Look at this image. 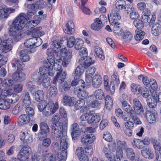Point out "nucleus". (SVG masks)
<instances>
[{
    "label": "nucleus",
    "instance_id": "nucleus-1",
    "mask_svg": "<svg viewBox=\"0 0 161 161\" xmlns=\"http://www.w3.org/2000/svg\"><path fill=\"white\" fill-rule=\"evenodd\" d=\"M68 139L66 136H62L60 140V149L61 152L57 154L55 158L53 154L47 153L43 156L42 161H65L67 155Z\"/></svg>",
    "mask_w": 161,
    "mask_h": 161
},
{
    "label": "nucleus",
    "instance_id": "nucleus-2",
    "mask_svg": "<svg viewBox=\"0 0 161 161\" xmlns=\"http://www.w3.org/2000/svg\"><path fill=\"white\" fill-rule=\"evenodd\" d=\"M32 79L36 81L38 84H42L44 88H47L50 85V79L47 75H41L38 72L33 73L31 76Z\"/></svg>",
    "mask_w": 161,
    "mask_h": 161
},
{
    "label": "nucleus",
    "instance_id": "nucleus-3",
    "mask_svg": "<svg viewBox=\"0 0 161 161\" xmlns=\"http://www.w3.org/2000/svg\"><path fill=\"white\" fill-rule=\"evenodd\" d=\"M26 14L24 13H20L14 19L12 25L11 27H14L16 29H21L25 26L26 28L30 29L29 26H27V19L25 17Z\"/></svg>",
    "mask_w": 161,
    "mask_h": 161
},
{
    "label": "nucleus",
    "instance_id": "nucleus-4",
    "mask_svg": "<svg viewBox=\"0 0 161 161\" xmlns=\"http://www.w3.org/2000/svg\"><path fill=\"white\" fill-rule=\"evenodd\" d=\"M42 43V40L40 37H32L27 40L24 43L25 46L30 48L39 46Z\"/></svg>",
    "mask_w": 161,
    "mask_h": 161
},
{
    "label": "nucleus",
    "instance_id": "nucleus-5",
    "mask_svg": "<svg viewBox=\"0 0 161 161\" xmlns=\"http://www.w3.org/2000/svg\"><path fill=\"white\" fill-rule=\"evenodd\" d=\"M133 108L135 111V116H137V114L142 115L144 113V109L142 105L138 99L135 98L133 101Z\"/></svg>",
    "mask_w": 161,
    "mask_h": 161
},
{
    "label": "nucleus",
    "instance_id": "nucleus-6",
    "mask_svg": "<svg viewBox=\"0 0 161 161\" xmlns=\"http://www.w3.org/2000/svg\"><path fill=\"white\" fill-rule=\"evenodd\" d=\"M144 116L150 124H153L156 122L157 117V114L156 112L147 110Z\"/></svg>",
    "mask_w": 161,
    "mask_h": 161
},
{
    "label": "nucleus",
    "instance_id": "nucleus-7",
    "mask_svg": "<svg viewBox=\"0 0 161 161\" xmlns=\"http://www.w3.org/2000/svg\"><path fill=\"white\" fill-rule=\"evenodd\" d=\"M125 111L129 114L134 121V123L136 125L142 124V122L137 116H135V111L132 109L131 106L129 105L128 106L123 108Z\"/></svg>",
    "mask_w": 161,
    "mask_h": 161
},
{
    "label": "nucleus",
    "instance_id": "nucleus-8",
    "mask_svg": "<svg viewBox=\"0 0 161 161\" xmlns=\"http://www.w3.org/2000/svg\"><path fill=\"white\" fill-rule=\"evenodd\" d=\"M59 114L63 118L65 119L64 122H63L62 127V130L63 131H65L67 129L68 119L67 118V114L65 109L63 107H61L59 109Z\"/></svg>",
    "mask_w": 161,
    "mask_h": 161
},
{
    "label": "nucleus",
    "instance_id": "nucleus-9",
    "mask_svg": "<svg viewBox=\"0 0 161 161\" xmlns=\"http://www.w3.org/2000/svg\"><path fill=\"white\" fill-rule=\"evenodd\" d=\"M95 139V136L92 134H85L81 136V141L83 144L88 145L93 143Z\"/></svg>",
    "mask_w": 161,
    "mask_h": 161
},
{
    "label": "nucleus",
    "instance_id": "nucleus-10",
    "mask_svg": "<svg viewBox=\"0 0 161 161\" xmlns=\"http://www.w3.org/2000/svg\"><path fill=\"white\" fill-rule=\"evenodd\" d=\"M20 29H16L14 27H10L9 31V34L12 36L15 40L19 41L21 37L22 33L19 30Z\"/></svg>",
    "mask_w": 161,
    "mask_h": 161
},
{
    "label": "nucleus",
    "instance_id": "nucleus-11",
    "mask_svg": "<svg viewBox=\"0 0 161 161\" xmlns=\"http://www.w3.org/2000/svg\"><path fill=\"white\" fill-rule=\"evenodd\" d=\"M96 69L94 67L88 68L86 70V81L88 85L90 84L92 78V76L94 74Z\"/></svg>",
    "mask_w": 161,
    "mask_h": 161
},
{
    "label": "nucleus",
    "instance_id": "nucleus-12",
    "mask_svg": "<svg viewBox=\"0 0 161 161\" xmlns=\"http://www.w3.org/2000/svg\"><path fill=\"white\" fill-rule=\"evenodd\" d=\"M152 98L150 97L147 99V105L151 108H154L157 105L158 103L157 94L155 91L152 94Z\"/></svg>",
    "mask_w": 161,
    "mask_h": 161
},
{
    "label": "nucleus",
    "instance_id": "nucleus-13",
    "mask_svg": "<svg viewBox=\"0 0 161 161\" xmlns=\"http://www.w3.org/2000/svg\"><path fill=\"white\" fill-rule=\"evenodd\" d=\"M92 85L95 88H99L102 85L103 82L101 76L99 74H96L92 79Z\"/></svg>",
    "mask_w": 161,
    "mask_h": 161
},
{
    "label": "nucleus",
    "instance_id": "nucleus-14",
    "mask_svg": "<svg viewBox=\"0 0 161 161\" xmlns=\"http://www.w3.org/2000/svg\"><path fill=\"white\" fill-rule=\"evenodd\" d=\"M66 72L64 71L57 72V75L53 80V83L55 84L57 82L61 83L64 82V80L66 78Z\"/></svg>",
    "mask_w": 161,
    "mask_h": 161
},
{
    "label": "nucleus",
    "instance_id": "nucleus-15",
    "mask_svg": "<svg viewBox=\"0 0 161 161\" xmlns=\"http://www.w3.org/2000/svg\"><path fill=\"white\" fill-rule=\"evenodd\" d=\"M75 154L78 156L80 161H89V158L87 155L84 154L82 147H78L76 150Z\"/></svg>",
    "mask_w": 161,
    "mask_h": 161
},
{
    "label": "nucleus",
    "instance_id": "nucleus-16",
    "mask_svg": "<svg viewBox=\"0 0 161 161\" xmlns=\"http://www.w3.org/2000/svg\"><path fill=\"white\" fill-rule=\"evenodd\" d=\"M119 10L116 9H112L110 14V16L111 19V25L117 24V21L121 18V16L119 13Z\"/></svg>",
    "mask_w": 161,
    "mask_h": 161
},
{
    "label": "nucleus",
    "instance_id": "nucleus-17",
    "mask_svg": "<svg viewBox=\"0 0 161 161\" xmlns=\"http://www.w3.org/2000/svg\"><path fill=\"white\" fill-rule=\"evenodd\" d=\"M61 127L53 126L52 129V136L56 140H58L59 138L62 135L61 132Z\"/></svg>",
    "mask_w": 161,
    "mask_h": 161
},
{
    "label": "nucleus",
    "instance_id": "nucleus-18",
    "mask_svg": "<svg viewBox=\"0 0 161 161\" xmlns=\"http://www.w3.org/2000/svg\"><path fill=\"white\" fill-rule=\"evenodd\" d=\"M86 59L85 58H80L79 60V62L81 66L83 68H86L88 67L89 66L92 64H94L95 62L94 61H92L91 57L86 56Z\"/></svg>",
    "mask_w": 161,
    "mask_h": 161
},
{
    "label": "nucleus",
    "instance_id": "nucleus-19",
    "mask_svg": "<svg viewBox=\"0 0 161 161\" xmlns=\"http://www.w3.org/2000/svg\"><path fill=\"white\" fill-rule=\"evenodd\" d=\"M31 152V149L28 146H25L20 150L18 157L21 158H27Z\"/></svg>",
    "mask_w": 161,
    "mask_h": 161
},
{
    "label": "nucleus",
    "instance_id": "nucleus-20",
    "mask_svg": "<svg viewBox=\"0 0 161 161\" xmlns=\"http://www.w3.org/2000/svg\"><path fill=\"white\" fill-rule=\"evenodd\" d=\"M30 53L31 51L28 49L22 50L19 53L20 58L24 62L29 61L30 58L28 54Z\"/></svg>",
    "mask_w": 161,
    "mask_h": 161
},
{
    "label": "nucleus",
    "instance_id": "nucleus-21",
    "mask_svg": "<svg viewBox=\"0 0 161 161\" xmlns=\"http://www.w3.org/2000/svg\"><path fill=\"white\" fill-rule=\"evenodd\" d=\"M75 101V99L74 97H71L67 95H64L62 101L64 104L68 105L69 106H73Z\"/></svg>",
    "mask_w": 161,
    "mask_h": 161
},
{
    "label": "nucleus",
    "instance_id": "nucleus-22",
    "mask_svg": "<svg viewBox=\"0 0 161 161\" xmlns=\"http://www.w3.org/2000/svg\"><path fill=\"white\" fill-rule=\"evenodd\" d=\"M12 78L16 81H23L25 79V75L21 71L16 70L12 75Z\"/></svg>",
    "mask_w": 161,
    "mask_h": 161
},
{
    "label": "nucleus",
    "instance_id": "nucleus-23",
    "mask_svg": "<svg viewBox=\"0 0 161 161\" xmlns=\"http://www.w3.org/2000/svg\"><path fill=\"white\" fill-rule=\"evenodd\" d=\"M73 131L71 133L73 139L76 140L77 139V137L79 136L80 131L79 127L77 123H74L72 125Z\"/></svg>",
    "mask_w": 161,
    "mask_h": 161
},
{
    "label": "nucleus",
    "instance_id": "nucleus-24",
    "mask_svg": "<svg viewBox=\"0 0 161 161\" xmlns=\"http://www.w3.org/2000/svg\"><path fill=\"white\" fill-rule=\"evenodd\" d=\"M75 25L73 22L71 20H69L68 22L66 28L64 29L65 33L69 34H71L74 32Z\"/></svg>",
    "mask_w": 161,
    "mask_h": 161
},
{
    "label": "nucleus",
    "instance_id": "nucleus-25",
    "mask_svg": "<svg viewBox=\"0 0 161 161\" xmlns=\"http://www.w3.org/2000/svg\"><path fill=\"white\" fill-rule=\"evenodd\" d=\"M3 42L0 45V52L4 53H7L10 51L12 48V46L11 45L8 44L5 41Z\"/></svg>",
    "mask_w": 161,
    "mask_h": 161
},
{
    "label": "nucleus",
    "instance_id": "nucleus-26",
    "mask_svg": "<svg viewBox=\"0 0 161 161\" xmlns=\"http://www.w3.org/2000/svg\"><path fill=\"white\" fill-rule=\"evenodd\" d=\"M24 66L23 63L18 59L14 58L13 60V62L12 63V67L16 69L17 70L21 71Z\"/></svg>",
    "mask_w": 161,
    "mask_h": 161
},
{
    "label": "nucleus",
    "instance_id": "nucleus-27",
    "mask_svg": "<svg viewBox=\"0 0 161 161\" xmlns=\"http://www.w3.org/2000/svg\"><path fill=\"white\" fill-rule=\"evenodd\" d=\"M121 36L123 40L126 42H130L133 38V35L131 33L128 31H123Z\"/></svg>",
    "mask_w": 161,
    "mask_h": 161
},
{
    "label": "nucleus",
    "instance_id": "nucleus-28",
    "mask_svg": "<svg viewBox=\"0 0 161 161\" xmlns=\"http://www.w3.org/2000/svg\"><path fill=\"white\" fill-rule=\"evenodd\" d=\"M151 31L154 36H158L161 33V26L158 23L154 24L152 28Z\"/></svg>",
    "mask_w": 161,
    "mask_h": 161
},
{
    "label": "nucleus",
    "instance_id": "nucleus-29",
    "mask_svg": "<svg viewBox=\"0 0 161 161\" xmlns=\"http://www.w3.org/2000/svg\"><path fill=\"white\" fill-rule=\"evenodd\" d=\"M84 68L81 65L78 66L72 74L75 79H79L84 72Z\"/></svg>",
    "mask_w": 161,
    "mask_h": 161
},
{
    "label": "nucleus",
    "instance_id": "nucleus-30",
    "mask_svg": "<svg viewBox=\"0 0 161 161\" xmlns=\"http://www.w3.org/2000/svg\"><path fill=\"white\" fill-rule=\"evenodd\" d=\"M142 155L144 157L149 159H152L153 158L154 154L153 151L150 149L145 148L141 151Z\"/></svg>",
    "mask_w": 161,
    "mask_h": 161
},
{
    "label": "nucleus",
    "instance_id": "nucleus-31",
    "mask_svg": "<svg viewBox=\"0 0 161 161\" xmlns=\"http://www.w3.org/2000/svg\"><path fill=\"white\" fill-rule=\"evenodd\" d=\"M41 20V18L40 16L36 15L33 17V20L29 21L27 24V26H29L30 28H32V26H35L37 25Z\"/></svg>",
    "mask_w": 161,
    "mask_h": 161
},
{
    "label": "nucleus",
    "instance_id": "nucleus-32",
    "mask_svg": "<svg viewBox=\"0 0 161 161\" xmlns=\"http://www.w3.org/2000/svg\"><path fill=\"white\" fill-rule=\"evenodd\" d=\"M101 120V116L98 114L93 115L91 119L87 120V123L89 124H97Z\"/></svg>",
    "mask_w": 161,
    "mask_h": 161
},
{
    "label": "nucleus",
    "instance_id": "nucleus-33",
    "mask_svg": "<svg viewBox=\"0 0 161 161\" xmlns=\"http://www.w3.org/2000/svg\"><path fill=\"white\" fill-rule=\"evenodd\" d=\"M31 135L27 132H21L20 133V138L24 142H29L31 140Z\"/></svg>",
    "mask_w": 161,
    "mask_h": 161
},
{
    "label": "nucleus",
    "instance_id": "nucleus-34",
    "mask_svg": "<svg viewBox=\"0 0 161 161\" xmlns=\"http://www.w3.org/2000/svg\"><path fill=\"white\" fill-rule=\"evenodd\" d=\"M46 53L48 56L47 60L48 63L50 64L54 62V51L52 48H49L47 50Z\"/></svg>",
    "mask_w": 161,
    "mask_h": 161
},
{
    "label": "nucleus",
    "instance_id": "nucleus-35",
    "mask_svg": "<svg viewBox=\"0 0 161 161\" xmlns=\"http://www.w3.org/2000/svg\"><path fill=\"white\" fill-rule=\"evenodd\" d=\"M30 119H31L29 116L27 114H23L19 116L18 120L19 123L22 125L24 123L26 124L28 123Z\"/></svg>",
    "mask_w": 161,
    "mask_h": 161
},
{
    "label": "nucleus",
    "instance_id": "nucleus-36",
    "mask_svg": "<svg viewBox=\"0 0 161 161\" xmlns=\"http://www.w3.org/2000/svg\"><path fill=\"white\" fill-rule=\"evenodd\" d=\"M10 106L9 101L3 98H0V109L7 110Z\"/></svg>",
    "mask_w": 161,
    "mask_h": 161
},
{
    "label": "nucleus",
    "instance_id": "nucleus-37",
    "mask_svg": "<svg viewBox=\"0 0 161 161\" xmlns=\"http://www.w3.org/2000/svg\"><path fill=\"white\" fill-rule=\"evenodd\" d=\"M135 32L136 34L135 35L134 37L136 41H139L144 38L145 34L144 31L140 29H136Z\"/></svg>",
    "mask_w": 161,
    "mask_h": 161
},
{
    "label": "nucleus",
    "instance_id": "nucleus-38",
    "mask_svg": "<svg viewBox=\"0 0 161 161\" xmlns=\"http://www.w3.org/2000/svg\"><path fill=\"white\" fill-rule=\"evenodd\" d=\"M117 145L118 147L116 152L119 155H121L122 153V149L125 147L126 143L125 141H118L117 142Z\"/></svg>",
    "mask_w": 161,
    "mask_h": 161
},
{
    "label": "nucleus",
    "instance_id": "nucleus-39",
    "mask_svg": "<svg viewBox=\"0 0 161 161\" xmlns=\"http://www.w3.org/2000/svg\"><path fill=\"white\" fill-rule=\"evenodd\" d=\"M51 68V64L49 63H47L44 66L39 69L38 72L41 75H47V73L48 69Z\"/></svg>",
    "mask_w": 161,
    "mask_h": 161
},
{
    "label": "nucleus",
    "instance_id": "nucleus-40",
    "mask_svg": "<svg viewBox=\"0 0 161 161\" xmlns=\"http://www.w3.org/2000/svg\"><path fill=\"white\" fill-rule=\"evenodd\" d=\"M94 96L96 99L102 100L105 97L104 93L103 91L101 89H98L95 91Z\"/></svg>",
    "mask_w": 161,
    "mask_h": 161
},
{
    "label": "nucleus",
    "instance_id": "nucleus-41",
    "mask_svg": "<svg viewBox=\"0 0 161 161\" xmlns=\"http://www.w3.org/2000/svg\"><path fill=\"white\" fill-rule=\"evenodd\" d=\"M102 22L98 18L95 19V22L91 26L92 29L94 30H98L102 27Z\"/></svg>",
    "mask_w": 161,
    "mask_h": 161
},
{
    "label": "nucleus",
    "instance_id": "nucleus-42",
    "mask_svg": "<svg viewBox=\"0 0 161 161\" xmlns=\"http://www.w3.org/2000/svg\"><path fill=\"white\" fill-rule=\"evenodd\" d=\"M131 143L134 147H137L139 149H142L144 147L142 140L140 139L135 138Z\"/></svg>",
    "mask_w": 161,
    "mask_h": 161
},
{
    "label": "nucleus",
    "instance_id": "nucleus-43",
    "mask_svg": "<svg viewBox=\"0 0 161 161\" xmlns=\"http://www.w3.org/2000/svg\"><path fill=\"white\" fill-rule=\"evenodd\" d=\"M125 153L128 159L133 160L135 159V154L133 149L131 148H127L125 150Z\"/></svg>",
    "mask_w": 161,
    "mask_h": 161
},
{
    "label": "nucleus",
    "instance_id": "nucleus-44",
    "mask_svg": "<svg viewBox=\"0 0 161 161\" xmlns=\"http://www.w3.org/2000/svg\"><path fill=\"white\" fill-rule=\"evenodd\" d=\"M105 103L106 108L108 110L110 109L112 107L113 101L109 96H106L105 98Z\"/></svg>",
    "mask_w": 161,
    "mask_h": 161
},
{
    "label": "nucleus",
    "instance_id": "nucleus-45",
    "mask_svg": "<svg viewBox=\"0 0 161 161\" xmlns=\"http://www.w3.org/2000/svg\"><path fill=\"white\" fill-rule=\"evenodd\" d=\"M59 90L62 92L64 93L65 91H68L70 89V86L68 84L67 82L65 81L60 83Z\"/></svg>",
    "mask_w": 161,
    "mask_h": 161
},
{
    "label": "nucleus",
    "instance_id": "nucleus-46",
    "mask_svg": "<svg viewBox=\"0 0 161 161\" xmlns=\"http://www.w3.org/2000/svg\"><path fill=\"white\" fill-rule=\"evenodd\" d=\"M95 52L97 56L102 60L104 59L105 57L103 54V52L102 49L98 46L95 47L94 48Z\"/></svg>",
    "mask_w": 161,
    "mask_h": 161
},
{
    "label": "nucleus",
    "instance_id": "nucleus-47",
    "mask_svg": "<svg viewBox=\"0 0 161 161\" xmlns=\"http://www.w3.org/2000/svg\"><path fill=\"white\" fill-rule=\"evenodd\" d=\"M125 5H126V3L125 1L123 0H119L115 3L116 8L115 9L119 11L122 10L124 9Z\"/></svg>",
    "mask_w": 161,
    "mask_h": 161
},
{
    "label": "nucleus",
    "instance_id": "nucleus-48",
    "mask_svg": "<svg viewBox=\"0 0 161 161\" xmlns=\"http://www.w3.org/2000/svg\"><path fill=\"white\" fill-rule=\"evenodd\" d=\"M44 96L43 91L41 90H38L35 92V100L37 101L42 100Z\"/></svg>",
    "mask_w": 161,
    "mask_h": 161
},
{
    "label": "nucleus",
    "instance_id": "nucleus-49",
    "mask_svg": "<svg viewBox=\"0 0 161 161\" xmlns=\"http://www.w3.org/2000/svg\"><path fill=\"white\" fill-rule=\"evenodd\" d=\"M61 54H65L66 55L65 58L71 60V58L72 56V52L71 49H69L68 51L65 48H63L61 50Z\"/></svg>",
    "mask_w": 161,
    "mask_h": 161
},
{
    "label": "nucleus",
    "instance_id": "nucleus-50",
    "mask_svg": "<svg viewBox=\"0 0 161 161\" xmlns=\"http://www.w3.org/2000/svg\"><path fill=\"white\" fill-rule=\"evenodd\" d=\"M133 24L137 29H142L144 27V22L138 18L134 20Z\"/></svg>",
    "mask_w": 161,
    "mask_h": 161
},
{
    "label": "nucleus",
    "instance_id": "nucleus-51",
    "mask_svg": "<svg viewBox=\"0 0 161 161\" xmlns=\"http://www.w3.org/2000/svg\"><path fill=\"white\" fill-rule=\"evenodd\" d=\"M79 79H74L71 83V85L72 86H75L77 85H81V87L84 88L85 87V82L82 80H78Z\"/></svg>",
    "mask_w": 161,
    "mask_h": 161
},
{
    "label": "nucleus",
    "instance_id": "nucleus-52",
    "mask_svg": "<svg viewBox=\"0 0 161 161\" xmlns=\"http://www.w3.org/2000/svg\"><path fill=\"white\" fill-rule=\"evenodd\" d=\"M131 91L135 93H140L142 88L140 85L134 83L132 84L131 85Z\"/></svg>",
    "mask_w": 161,
    "mask_h": 161
},
{
    "label": "nucleus",
    "instance_id": "nucleus-53",
    "mask_svg": "<svg viewBox=\"0 0 161 161\" xmlns=\"http://www.w3.org/2000/svg\"><path fill=\"white\" fill-rule=\"evenodd\" d=\"M83 41L81 39H77L74 46V47L76 50H79L83 47Z\"/></svg>",
    "mask_w": 161,
    "mask_h": 161
},
{
    "label": "nucleus",
    "instance_id": "nucleus-54",
    "mask_svg": "<svg viewBox=\"0 0 161 161\" xmlns=\"http://www.w3.org/2000/svg\"><path fill=\"white\" fill-rule=\"evenodd\" d=\"M40 130L41 131L49 133L50 131V128L47 124L44 122H41L39 125Z\"/></svg>",
    "mask_w": 161,
    "mask_h": 161
},
{
    "label": "nucleus",
    "instance_id": "nucleus-55",
    "mask_svg": "<svg viewBox=\"0 0 161 161\" xmlns=\"http://www.w3.org/2000/svg\"><path fill=\"white\" fill-rule=\"evenodd\" d=\"M7 18L8 17L3 7L2 3H0V19L4 20Z\"/></svg>",
    "mask_w": 161,
    "mask_h": 161
},
{
    "label": "nucleus",
    "instance_id": "nucleus-56",
    "mask_svg": "<svg viewBox=\"0 0 161 161\" xmlns=\"http://www.w3.org/2000/svg\"><path fill=\"white\" fill-rule=\"evenodd\" d=\"M3 7V8L4 10L5 11L6 14H7L8 18L9 15L12 13H14L15 11V9L12 8L7 7L5 5L2 3Z\"/></svg>",
    "mask_w": 161,
    "mask_h": 161
},
{
    "label": "nucleus",
    "instance_id": "nucleus-57",
    "mask_svg": "<svg viewBox=\"0 0 161 161\" xmlns=\"http://www.w3.org/2000/svg\"><path fill=\"white\" fill-rule=\"evenodd\" d=\"M124 9L125 13L127 15H128L135 10L133 5L129 4H127L125 5Z\"/></svg>",
    "mask_w": 161,
    "mask_h": 161
},
{
    "label": "nucleus",
    "instance_id": "nucleus-58",
    "mask_svg": "<svg viewBox=\"0 0 161 161\" xmlns=\"http://www.w3.org/2000/svg\"><path fill=\"white\" fill-rule=\"evenodd\" d=\"M85 101L83 99H80L77 100L75 105V108L76 109H79L83 107L85 104Z\"/></svg>",
    "mask_w": 161,
    "mask_h": 161
},
{
    "label": "nucleus",
    "instance_id": "nucleus-59",
    "mask_svg": "<svg viewBox=\"0 0 161 161\" xmlns=\"http://www.w3.org/2000/svg\"><path fill=\"white\" fill-rule=\"evenodd\" d=\"M22 109V106L20 103H18L13 108L12 113L16 115L19 113Z\"/></svg>",
    "mask_w": 161,
    "mask_h": 161
},
{
    "label": "nucleus",
    "instance_id": "nucleus-60",
    "mask_svg": "<svg viewBox=\"0 0 161 161\" xmlns=\"http://www.w3.org/2000/svg\"><path fill=\"white\" fill-rule=\"evenodd\" d=\"M37 104V108L41 112L44 110L47 104L44 100H41Z\"/></svg>",
    "mask_w": 161,
    "mask_h": 161
},
{
    "label": "nucleus",
    "instance_id": "nucleus-61",
    "mask_svg": "<svg viewBox=\"0 0 161 161\" xmlns=\"http://www.w3.org/2000/svg\"><path fill=\"white\" fill-rule=\"evenodd\" d=\"M51 64V67H53L54 69L58 72H63V69H62L61 65L58 64L57 62H55V61L53 62V63H51L50 64Z\"/></svg>",
    "mask_w": 161,
    "mask_h": 161
},
{
    "label": "nucleus",
    "instance_id": "nucleus-62",
    "mask_svg": "<svg viewBox=\"0 0 161 161\" xmlns=\"http://www.w3.org/2000/svg\"><path fill=\"white\" fill-rule=\"evenodd\" d=\"M49 104L51 110L53 114L54 113L58 108V105L57 102L55 103L53 102H49Z\"/></svg>",
    "mask_w": 161,
    "mask_h": 161
},
{
    "label": "nucleus",
    "instance_id": "nucleus-63",
    "mask_svg": "<svg viewBox=\"0 0 161 161\" xmlns=\"http://www.w3.org/2000/svg\"><path fill=\"white\" fill-rule=\"evenodd\" d=\"M41 158V156L38 154H33L31 155V158H25L24 161H36L39 160Z\"/></svg>",
    "mask_w": 161,
    "mask_h": 161
},
{
    "label": "nucleus",
    "instance_id": "nucleus-64",
    "mask_svg": "<svg viewBox=\"0 0 161 161\" xmlns=\"http://www.w3.org/2000/svg\"><path fill=\"white\" fill-rule=\"evenodd\" d=\"M112 25H114L113 27V31L118 35H120L121 34L122 32L123 31L121 28L118 25H116V24Z\"/></svg>",
    "mask_w": 161,
    "mask_h": 161
}]
</instances>
